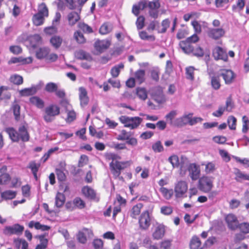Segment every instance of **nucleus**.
<instances>
[{"mask_svg":"<svg viewBox=\"0 0 249 249\" xmlns=\"http://www.w3.org/2000/svg\"><path fill=\"white\" fill-rule=\"evenodd\" d=\"M143 205L141 203H139L134 205L129 212L130 216L133 219H137L139 215H140L141 210Z\"/></svg>","mask_w":249,"mask_h":249,"instance_id":"nucleus-22","label":"nucleus"},{"mask_svg":"<svg viewBox=\"0 0 249 249\" xmlns=\"http://www.w3.org/2000/svg\"><path fill=\"white\" fill-rule=\"evenodd\" d=\"M9 80L11 83L16 85H21L23 82V77L18 74L11 75Z\"/></svg>","mask_w":249,"mask_h":249,"instance_id":"nucleus-48","label":"nucleus"},{"mask_svg":"<svg viewBox=\"0 0 249 249\" xmlns=\"http://www.w3.org/2000/svg\"><path fill=\"white\" fill-rule=\"evenodd\" d=\"M225 219L229 229L235 231L238 229L239 222L235 214L229 213L226 216Z\"/></svg>","mask_w":249,"mask_h":249,"instance_id":"nucleus-13","label":"nucleus"},{"mask_svg":"<svg viewBox=\"0 0 249 249\" xmlns=\"http://www.w3.org/2000/svg\"><path fill=\"white\" fill-rule=\"evenodd\" d=\"M73 37L79 44H84L86 42V39L83 33L80 31H76L73 34Z\"/></svg>","mask_w":249,"mask_h":249,"instance_id":"nucleus-40","label":"nucleus"},{"mask_svg":"<svg viewBox=\"0 0 249 249\" xmlns=\"http://www.w3.org/2000/svg\"><path fill=\"white\" fill-rule=\"evenodd\" d=\"M188 190L187 182L185 180H180L177 181L174 186L175 196L176 198H183L187 196Z\"/></svg>","mask_w":249,"mask_h":249,"instance_id":"nucleus-7","label":"nucleus"},{"mask_svg":"<svg viewBox=\"0 0 249 249\" xmlns=\"http://www.w3.org/2000/svg\"><path fill=\"white\" fill-rule=\"evenodd\" d=\"M75 56L78 59L86 61H93V58L89 53L82 50H79L75 53Z\"/></svg>","mask_w":249,"mask_h":249,"instance_id":"nucleus-29","label":"nucleus"},{"mask_svg":"<svg viewBox=\"0 0 249 249\" xmlns=\"http://www.w3.org/2000/svg\"><path fill=\"white\" fill-rule=\"evenodd\" d=\"M24 230V227L19 224H15L13 226H7L3 230V233L7 236L12 235H20Z\"/></svg>","mask_w":249,"mask_h":249,"instance_id":"nucleus-10","label":"nucleus"},{"mask_svg":"<svg viewBox=\"0 0 249 249\" xmlns=\"http://www.w3.org/2000/svg\"><path fill=\"white\" fill-rule=\"evenodd\" d=\"M79 98L80 102V105L84 107L87 106L89 102V98L88 96V93L86 89L84 87L79 88Z\"/></svg>","mask_w":249,"mask_h":249,"instance_id":"nucleus-17","label":"nucleus"},{"mask_svg":"<svg viewBox=\"0 0 249 249\" xmlns=\"http://www.w3.org/2000/svg\"><path fill=\"white\" fill-rule=\"evenodd\" d=\"M210 83L212 88L214 90L220 89L221 84L220 75H213L210 77Z\"/></svg>","mask_w":249,"mask_h":249,"instance_id":"nucleus-27","label":"nucleus"},{"mask_svg":"<svg viewBox=\"0 0 249 249\" xmlns=\"http://www.w3.org/2000/svg\"><path fill=\"white\" fill-rule=\"evenodd\" d=\"M226 33V30L223 28H209L206 32V34L210 39L217 41L224 37Z\"/></svg>","mask_w":249,"mask_h":249,"instance_id":"nucleus-8","label":"nucleus"},{"mask_svg":"<svg viewBox=\"0 0 249 249\" xmlns=\"http://www.w3.org/2000/svg\"><path fill=\"white\" fill-rule=\"evenodd\" d=\"M170 22L168 19H165L161 22V26L159 25V27L157 28V31L159 33H165L167 28L169 27Z\"/></svg>","mask_w":249,"mask_h":249,"instance_id":"nucleus-47","label":"nucleus"},{"mask_svg":"<svg viewBox=\"0 0 249 249\" xmlns=\"http://www.w3.org/2000/svg\"><path fill=\"white\" fill-rule=\"evenodd\" d=\"M73 204L75 207L80 209H82L86 206L85 202L79 197H77L73 199Z\"/></svg>","mask_w":249,"mask_h":249,"instance_id":"nucleus-53","label":"nucleus"},{"mask_svg":"<svg viewBox=\"0 0 249 249\" xmlns=\"http://www.w3.org/2000/svg\"><path fill=\"white\" fill-rule=\"evenodd\" d=\"M238 229L242 233L248 234L249 233V223L248 222L239 223Z\"/></svg>","mask_w":249,"mask_h":249,"instance_id":"nucleus-58","label":"nucleus"},{"mask_svg":"<svg viewBox=\"0 0 249 249\" xmlns=\"http://www.w3.org/2000/svg\"><path fill=\"white\" fill-rule=\"evenodd\" d=\"M65 201V196L61 193H57L55 196V205L57 208L61 207Z\"/></svg>","mask_w":249,"mask_h":249,"instance_id":"nucleus-38","label":"nucleus"},{"mask_svg":"<svg viewBox=\"0 0 249 249\" xmlns=\"http://www.w3.org/2000/svg\"><path fill=\"white\" fill-rule=\"evenodd\" d=\"M213 55L216 60L227 61L228 58L226 51L222 47L216 46L213 51Z\"/></svg>","mask_w":249,"mask_h":249,"instance_id":"nucleus-14","label":"nucleus"},{"mask_svg":"<svg viewBox=\"0 0 249 249\" xmlns=\"http://www.w3.org/2000/svg\"><path fill=\"white\" fill-rule=\"evenodd\" d=\"M201 165L205 166L204 171L207 174L214 172L216 169L215 164L213 162H208L206 164L202 163Z\"/></svg>","mask_w":249,"mask_h":249,"instance_id":"nucleus-43","label":"nucleus"},{"mask_svg":"<svg viewBox=\"0 0 249 249\" xmlns=\"http://www.w3.org/2000/svg\"><path fill=\"white\" fill-rule=\"evenodd\" d=\"M221 76H222L226 84H230L232 83L235 75L234 72L230 70H221Z\"/></svg>","mask_w":249,"mask_h":249,"instance_id":"nucleus-16","label":"nucleus"},{"mask_svg":"<svg viewBox=\"0 0 249 249\" xmlns=\"http://www.w3.org/2000/svg\"><path fill=\"white\" fill-rule=\"evenodd\" d=\"M237 120L236 118L233 116H231L228 118V123L230 129L235 130L236 126Z\"/></svg>","mask_w":249,"mask_h":249,"instance_id":"nucleus-61","label":"nucleus"},{"mask_svg":"<svg viewBox=\"0 0 249 249\" xmlns=\"http://www.w3.org/2000/svg\"><path fill=\"white\" fill-rule=\"evenodd\" d=\"M112 30L111 24L108 22L104 23L102 25L99 29V33L101 35H106L110 33Z\"/></svg>","mask_w":249,"mask_h":249,"instance_id":"nucleus-42","label":"nucleus"},{"mask_svg":"<svg viewBox=\"0 0 249 249\" xmlns=\"http://www.w3.org/2000/svg\"><path fill=\"white\" fill-rule=\"evenodd\" d=\"M58 89L56 84L53 82H50L46 84L45 89L46 91L50 93L55 92Z\"/></svg>","mask_w":249,"mask_h":249,"instance_id":"nucleus-57","label":"nucleus"},{"mask_svg":"<svg viewBox=\"0 0 249 249\" xmlns=\"http://www.w3.org/2000/svg\"><path fill=\"white\" fill-rule=\"evenodd\" d=\"M160 192L166 199H170L173 195V191L172 189H169L165 187H160Z\"/></svg>","mask_w":249,"mask_h":249,"instance_id":"nucleus-44","label":"nucleus"},{"mask_svg":"<svg viewBox=\"0 0 249 249\" xmlns=\"http://www.w3.org/2000/svg\"><path fill=\"white\" fill-rule=\"evenodd\" d=\"M40 244H38L35 249H46L48 244V240L45 238V235H41L38 236Z\"/></svg>","mask_w":249,"mask_h":249,"instance_id":"nucleus-36","label":"nucleus"},{"mask_svg":"<svg viewBox=\"0 0 249 249\" xmlns=\"http://www.w3.org/2000/svg\"><path fill=\"white\" fill-rule=\"evenodd\" d=\"M33 59L31 57H23L22 56H19L18 57H12L11 59L9 61L8 64H15V63H20L22 65L30 64L32 62Z\"/></svg>","mask_w":249,"mask_h":249,"instance_id":"nucleus-21","label":"nucleus"},{"mask_svg":"<svg viewBox=\"0 0 249 249\" xmlns=\"http://www.w3.org/2000/svg\"><path fill=\"white\" fill-rule=\"evenodd\" d=\"M44 33L48 35H55L57 32L58 29L57 28L54 26H51L49 27H45L44 29Z\"/></svg>","mask_w":249,"mask_h":249,"instance_id":"nucleus-56","label":"nucleus"},{"mask_svg":"<svg viewBox=\"0 0 249 249\" xmlns=\"http://www.w3.org/2000/svg\"><path fill=\"white\" fill-rule=\"evenodd\" d=\"M234 107V103L232 101V97L229 96L226 100V106L225 107L227 111L231 112Z\"/></svg>","mask_w":249,"mask_h":249,"instance_id":"nucleus-60","label":"nucleus"},{"mask_svg":"<svg viewBox=\"0 0 249 249\" xmlns=\"http://www.w3.org/2000/svg\"><path fill=\"white\" fill-rule=\"evenodd\" d=\"M88 161L89 157L86 155H82L79 158L78 163V166L79 167H82L84 165L87 164Z\"/></svg>","mask_w":249,"mask_h":249,"instance_id":"nucleus-62","label":"nucleus"},{"mask_svg":"<svg viewBox=\"0 0 249 249\" xmlns=\"http://www.w3.org/2000/svg\"><path fill=\"white\" fill-rule=\"evenodd\" d=\"M82 191L84 195L90 199H95L96 194L95 191L88 186H84Z\"/></svg>","mask_w":249,"mask_h":249,"instance_id":"nucleus-28","label":"nucleus"},{"mask_svg":"<svg viewBox=\"0 0 249 249\" xmlns=\"http://www.w3.org/2000/svg\"><path fill=\"white\" fill-rule=\"evenodd\" d=\"M193 113H189L184 114L182 117L177 118L176 120V124L178 126H182L189 124L193 125L199 122H201L203 119L201 117H193Z\"/></svg>","mask_w":249,"mask_h":249,"instance_id":"nucleus-4","label":"nucleus"},{"mask_svg":"<svg viewBox=\"0 0 249 249\" xmlns=\"http://www.w3.org/2000/svg\"><path fill=\"white\" fill-rule=\"evenodd\" d=\"M15 119L16 121H18L20 118V107L18 104H15L12 107Z\"/></svg>","mask_w":249,"mask_h":249,"instance_id":"nucleus-52","label":"nucleus"},{"mask_svg":"<svg viewBox=\"0 0 249 249\" xmlns=\"http://www.w3.org/2000/svg\"><path fill=\"white\" fill-rule=\"evenodd\" d=\"M145 71L143 70L140 69L135 71L134 73V78L139 83V84H141L144 82L145 81Z\"/></svg>","mask_w":249,"mask_h":249,"instance_id":"nucleus-35","label":"nucleus"},{"mask_svg":"<svg viewBox=\"0 0 249 249\" xmlns=\"http://www.w3.org/2000/svg\"><path fill=\"white\" fill-rule=\"evenodd\" d=\"M195 70V68L192 66H189L188 67L186 68L185 73L187 79H189L191 81L194 80Z\"/></svg>","mask_w":249,"mask_h":249,"instance_id":"nucleus-51","label":"nucleus"},{"mask_svg":"<svg viewBox=\"0 0 249 249\" xmlns=\"http://www.w3.org/2000/svg\"><path fill=\"white\" fill-rule=\"evenodd\" d=\"M16 196V193L15 191L8 190L1 193V197L2 200L12 199Z\"/></svg>","mask_w":249,"mask_h":249,"instance_id":"nucleus-45","label":"nucleus"},{"mask_svg":"<svg viewBox=\"0 0 249 249\" xmlns=\"http://www.w3.org/2000/svg\"><path fill=\"white\" fill-rule=\"evenodd\" d=\"M5 131L9 135V138L13 142H19L21 141L23 142L29 141L30 136L28 131L27 126L24 124L20 125L17 131L13 127H7Z\"/></svg>","mask_w":249,"mask_h":249,"instance_id":"nucleus-2","label":"nucleus"},{"mask_svg":"<svg viewBox=\"0 0 249 249\" xmlns=\"http://www.w3.org/2000/svg\"><path fill=\"white\" fill-rule=\"evenodd\" d=\"M152 149L155 153H160L164 150L161 141H157L152 145Z\"/></svg>","mask_w":249,"mask_h":249,"instance_id":"nucleus-49","label":"nucleus"},{"mask_svg":"<svg viewBox=\"0 0 249 249\" xmlns=\"http://www.w3.org/2000/svg\"><path fill=\"white\" fill-rule=\"evenodd\" d=\"M120 122L124 124L125 127L131 129H136L139 127L142 121V118L139 117H128L125 115L121 116L119 118Z\"/></svg>","mask_w":249,"mask_h":249,"instance_id":"nucleus-5","label":"nucleus"},{"mask_svg":"<svg viewBox=\"0 0 249 249\" xmlns=\"http://www.w3.org/2000/svg\"><path fill=\"white\" fill-rule=\"evenodd\" d=\"M51 45L56 49L60 47L63 42L62 37L58 35L53 36L50 40Z\"/></svg>","mask_w":249,"mask_h":249,"instance_id":"nucleus-30","label":"nucleus"},{"mask_svg":"<svg viewBox=\"0 0 249 249\" xmlns=\"http://www.w3.org/2000/svg\"><path fill=\"white\" fill-rule=\"evenodd\" d=\"M78 28L85 34H90L93 33L92 28L83 22H80L77 25Z\"/></svg>","mask_w":249,"mask_h":249,"instance_id":"nucleus-41","label":"nucleus"},{"mask_svg":"<svg viewBox=\"0 0 249 249\" xmlns=\"http://www.w3.org/2000/svg\"><path fill=\"white\" fill-rule=\"evenodd\" d=\"M189 175L193 181L199 179L201 171L200 166L196 163H190L187 168Z\"/></svg>","mask_w":249,"mask_h":249,"instance_id":"nucleus-12","label":"nucleus"},{"mask_svg":"<svg viewBox=\"0 0 249 249\" xmlns=\"http://www.w3.org/2000/svg\"><path fill=\"white\" fill-rule=\"evenodd\" d=\"M29 101L32 105L36 106L38 108H42L44 107V102L39 97H31L29 99Z\"/></svg>","mask_w":249,"mask_h":249,"instance_id":"nucleus-33","label":"nucleus"},{"mask_svg":"<svg viewBox=\"0 0 249 249\" xmlns=\"http://www.w3.org/2000/svg\"><path fill=\"white\" fill-rule=\"evenodd\" d=\"M124 68V65L121 63L113 67L110 70V74L114 78L117 77L120 73L121 69Z\"/></svg>","mask_w":249,"mask_h":249,"instance_id":"nucleus-37","label":"nucleus"},{"mask_svg":"<svg viewBox=\"0 0 249 249\" xmlns=\"http://www.w3.org/2000/svg\"><path fill=\"white\" fill-rule=\"evenodd\" d=\"M8 87L1 86L0 87V102L2 100H8L11 98V94L7 91Z\"/></svg>","mask_w":249,"mask_h":249,"instance_id":"nucleus-31","label":"nucleus"},{"mask_svg":"<svg viewBox=\"0 0 249 249\" xmlns=\"http://www.w3.org/2000/svg\"><path fill=\"white\" fill-rule=\"evenodd\" d=\"M37 89L36 87H32L29 88H25L19 91V94L21 96H28L36 94Z\"/></svg>","mask_w":249,"mask_h":249,"instance_id":"nucleus-34","label":"nucleus"},{"mask_svg":"<svg viewBox=\"0 0 249 249\" xmlns=\"http://www.w3.org/2000/svg\"><path fill=\"white\" fill-rule=\"evenodd\" d=\"M66 112L67 113V117L66 119L67 123H71L76 119V114L73 109L70 110Z\"/></svg>","mask_w":249,"mask_h":249,"instance_id":"nucleus-55","label":"nucleus"},{"mask_svg":"<svg viewBox=\"0 0 249 249\" xmlns=\"http://www.w3.org/2000/svg\"><path fill=\"white\" fill-rule=\"evenodd\" d=\"M60 113V108L59 106L55 104H50L44 109L43 119L46 123L52 122Z\"/></svg>","mask_w":249,"mask_h":249,"instance_id":"nucleus-6","label":"nucleus"},{"mask_svg":"<svg viewBox=\"0 0 249 249\" xmlns=\"http://www.w3.org/2000/svg\"><path fill=\"white\" fill-rule=\"evenodd\" d=\"M165 232V227L163 225H158L152 234L154 239L159 240L161 239L164 235Z\"/></svg>","mask_w":249,"mask_h":249,"instance_id":"nucleus-23","label":"nucleus"},{"mask_svg":"<svg viewBox=\"0 0 249 249\" xmlns=\"http://www.w3.org/2000/svg\"><path fill=\"white\" fill-rule=\"evenodd\" d=\"M107 158L111 160L109 164V167L113 178L119 180L123 179V177L121 176V172L130 166L132 163V161H120L119 160L121 159V156L113 153L107 154Z\"/></svg>","mask_w":249,"mask_h":249,"instance_id":"nucleus-1","label":"nucleus"},{"mask_svg":"<svg viewBox=\"0 0 249 249\" xmlns=\"http://www.w3.org/2000/svg\"><path fill=\"white\" fill-rule=\"evenodd\" d=\"M189 246L190 249H202L203 246L200 238L196 235H194L191 239Z\"/></svg>","mask_w":249,"mask_h":249,"instance_id":"nucleus-25","label":"nucleus"},{"mask_svg":"<svg viewBox=\"0 0 249 249\" xmlns=\"http://www.w3.org/2000/svg\"><path fill=\"white\" fill-rule=\"evenodd\" d=\"M245 0H237L236 4L232 6L233 12L240 11L242 10L245 6Z\"/></svg>","mask_w":249,"mask_h":249,"instance_id":"nucleus-50","label":"nucleus"},{"mask_svg":"<svg viewBox=\"0 0 249 249\" xmlns=\"http://www.w3.org/2000/svg\"><path fill=\"white\" fill-rule=\"evenodd\" d=\"M49 15L48 9L44 2L40 4L38 6V12L32 18L33 24L36 26H40L44 22L45 18Z\"/></svg>","mask_w":249,"mask_h":249,"instance_id":"nucleus-3","label":"nucleus"},{"mask_svg":"<svg viewBox=\"0 0 249 249\" xmlns=\"http://www.w3.org/2000/svg\"><path fill=\"white\" fill-rule=\"evenodd\" d=\"M136 93L138 97L143 101L146 99L147 97V92L144 88L138 87L136 89Z\"/></svg>","mask_w":249,"mask_h":249,"instance_id":"nucleus-39","label":"nucleus"},{"mask_svg":"<svg viewBox=\"0 0 249 249\" xmlns=\"http://www.w3.org/2000/svg\"><path fill=\"white\" fill-rule=\"evenodd\" d=\"M40 167V163H36V160L31 161L27 167L31 169L32 173L38 172Z\"/></svg>","mask_w":249,"mask_h":249,"instance_id":"nucleus-54","label":"nucleus"},{"mask_svg":"<svg viewBox=\"0 0 249 249\" xmlns=\"http://www.w3.org/2000/svg\"><path fill=\"white\" fill-rule=\"evenodd\" d=\"M144 21H145V18L142 16H140L138 17L136 24L137 26V28L138 30H140L142 29L144 26Z\"/></svg>","mask_w":249,"mask_h":249,"instance_id":"nucleus-63","label":"nucleus"},{"mask_svg":"<svg viewBox=\"0 0 249 249\" xmlns=\"http://www.w3.org/2000/svg\"><path fill=\"white\" fill-rule=\"evenodd\" d=\"M213 186V180L207 176H203L198 180V188L204 193H207L210 192Z\"/></svg>","mask_w":249,"mask_h":249,"instance_id":"nucleus-9","label":"nucleus"},{"mask_svg":"<svg viewBox=\"0 0 249 249\" xmlns=\"http://www.w3.org/2000/svg\"><path fill=\"white\" fill-rule=\"evenodd\" d=\"M111 45L110 41L108 40H97L94 44L95 50L101 53L107 49Z\"/></svg>","mask_w":249,"mask_h":249,"instance_id":"nucleus-15","label":"nucleus"},{"mask_svg":"<svg viewBox=\"0 0 249 249\" xmlns=\"http://www.w3.org/2000/svg\"><path fill=\"white\" fill-rule=\"evenodd\" d=\"M138 223L141 229L146 230L148 229L151 224V219L148 210L144 211L140 214Z\"/></svg>","mask_w":249,"mask_h":249,"instance_id":"nucleus-11","label":"nucleus"},{"mask_svg":"<svg viewBox=\"0 0 249 249\" xmlns=\"http://www.w3.org/2000/svg\"><path fill=\"white\" fill-rule=\"evenodd\" d=\"M193 29L195 31V34H200L202 32V28L200 24L198 21L194 20L191 22Z\"/></svg>","mask_w":249,"mask_h":249,"instance_id":"nucleus-59","label":"nucleus"},{"mask_svg":"<svg viewBox=\"0 0 249 249\" xmlns=\"http://www.w3.org/2000/svg\"><path fill=\"white\" fill-rule=\"evenodd\" d=\"M50 52V49L47 47L40 48L36 52V55L37 58L39 59H46Z\"/></svg>","mask_w":249,"mask_h":249,"instance_id":"nucleus-26","label":"nucleus"},{"mask_svg":"<svg viewBox=\"0 0 249 249\" xmlns=\"http://www.w3.org/2000/svg\"><path fill=\"white\" fill-rule=\"evenodd\" d=\"M169 161L171 163L173 167H178L179 166L178 157L176 155H172L168 158Z\"/></svg>","mask_w":249,"mask_h":249,"instance_id":"nucleus-64","label":"nucleus"},{"mask_svg":"<svg viewBox=\"0 0 249 249\" xmlns=\"http://www.w3.org/2000/svg\"><path fill=\"white\" fill-rule=\"evenodd\" d=\"M140 38L143 40L154 41L155 40V36L152 35H148L145 31H142L139 33Z\"/></svg>","mask_w":249,"mask_h":249,"instance_id":"nucleus-46","label":"nucleus"},{"mask_svg":"<svg viewBox=\"0 0 249 249\" xmlns=\"http://www.w3.org/2000/svg\"><path fill=\"white\" fill-rule=\"evenodd\" d=\"M80 13L72 11L69 13L67 15L68 24L70 26H73L80 19Z\"/></svg>","mask_w":249,"mask_h":249,"instance_id":"nucleus-19","label":"nucleus"},{"mask_svg":"<svg viewBox=\"0 0 249 249\" xmlns=\"http://www.w3.org/2000/svg\"><path fill=\"white\" fill-rule=\"evenodd\" d=\"M233 174L234 179L237 182H242L244 180H249V175L244 173L237 168L233 169Z\"/></svg>","mask_w":249,"mask_h":249,"instance_id":"nucleus-18","label":"nucleus"},{"mask_svg":"<svg viewBox=\"0 0 249 249\" xmlns=\"http://www.w3.org/2000/svg\"><path fill=\"white\" fill-rule=\"evenodd\" d=\"M13 244L16 249H28L29 244L24 239L14 238Z\"/></svg>","mask_w":249,"mask_h":249,"instance_id":"nucleus-24","label":"nucleus"},{"mask_svg":"<svg viewBox=\"0 0 249 249\" xmlns=\"http://www.w3.org/2000/svg\"><path fill=\"white\" fill-rule=\"evenodd\" d=\"M28 227L30 228H33V227H35L36 229L41 230L42 231H48L50 229V226L42 225L40 223V222H35L34 221H31L28 223Z\"/></svg>","mask_w":249,"mask_h":249,"instance_id":"nucleus-32","label":"nucleus"},{"mask_svg":"<svg viewBox=\"0 0 249 249\" xmlns=\"http://www.w3.org/2000/svg\"><path fill=\"white\" fill-rule=\"evenodd\" d=\"M179 46L182 52L186 54H190L194 50V46L190 42L186 39L180 41L179 43Z\"/></svg>","mask_w":249,"mask_h":249,"instance_id":"nucleus-20","label":"nucleus"}]
</instances>
